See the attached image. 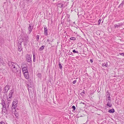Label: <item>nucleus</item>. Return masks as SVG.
<instances>
[{
	"label": "nucleus",
	"instance_id": "nucleus-42",
	"mask_svg": "<svg viewBox=\"0 0 124 124\" xmlns=\"http://www.w3.org/2000/svg\"><path fill=\"white\" fill-rule=\"evenodd\" d=\"M82 93H83L84 94H85V91L84 90H83V92H82Z\"/></svg>",
	"mask_w": 124,
	"mask_h": 124
},
{
	"label": "nucleus",
	"instance_id": "nucleus-9",
	"mask_svg": "<svg viewBox=\"0 0 124 124\" xmlns=\"http://www.w3.org/2000/svg\"><path fill=\"white\" fill-rule=\"evenodd\" d=\"M24 74L25 77L26 79H28L29 78V75L28 72L23 73Z\"/></svg>",
	"mask_w": 124,
	"mask_h": 124
},
{
	"label": "nucleus",
	"instance_id": "nucleus-3",
	"mask_svg": "<svg viewBox=\"0 0 124 124\" xmlns=\"http://www.w3.org/2000/svg\"><path fill=\"white\" fill-rule=\"evenodd\" d=\"M21 67L23 73L28 72V70L27 69V66L26 64H22V66Z\"/></svg>",
	"mask_w": 124,
	"mask_h": 124
},
{
	"label": "nucleus",
	"instance_id": "nucleus-16",
	"mask_svg": "<svg viewBox=\"0 0 124 124\" xmlns=\"http://www.w3.org/2000/svg\"><path fill=\"white\" fill-rule=\"evenodd\" d=\"M12 97V96H11V95H8V97L7 98V99L8 101H10L11 100Z\"/></svg>",
	"mask_w": 124,
	"mask_h": 124
},
{
	"label": "nucleus",
	"instance_id": "nucleus-12",
	"mask_svg": "<svg viewBox=\"0 0 124 124\" xmlns=\"http://www.w3.org/2000/svg\"><path fill=\"white\" fill-rule=\"evenodd\" d=\"M44 34L46 36H47L48 35V33H47V28L46 27V26H45V27H44Z\"/></svg>",
	"mask_w": 124,
	"mask_h": 124
},
{
	"label": "nucleus",
	"instance_id": "nucleus-43",
	"mask_svg": "<svg viewBox=\"0 0 124 124\" xmlns=\"http://www.w3.org/2000/svg\"><path fill=\"white\" fill-rule=\"evenodd\" d=\"M50 41L51 42H52V40H50Z\"/></svg>",
	"mask_w": 124,
	"mask_h": 124
},
{
	"label": "nucleus",
	"instance_id": "nucleus-6",
	"mask_svg": "<svg viewBox=\"0 0 124 124\" xmlns=\"http://www.w3.org/2000/svg\"><path fill=\"white\" fill-rule=\"evenodd\" d=\"M2 113L4 115H5L7 113V111L6 109V106H5L4 108H2Z\"/></svg>",
	"mask_w": 124,
	"mask_h": 124
},
{
	"label": "nucleus",
	"instance_id": "nucleus-8",
	"mask_svg": "<svg viewBox=\"0 0 124 124\" xmlns=\"http://www.w3.org/2000/svg\"><path fill=\"white\" fill-rule=\"evenodd\" d=\"M10 86L8 85H7L4 88V93H7L9 89Z\"/></svg>",
	"mask_w": 124,
	"mask_h": 124
},
{
	"label": "nucleus",
	"instance_id": "nucleus-19",
	"mask_svg": "<svg viewBox=\"0 0 124 124\" xmlns=\"http://www.w3.org/2000/svg\"><path fill=\"white\" fill-rule=\"evenodd\" d=\"M63 5L62 3H59L58 4V6L60 8H62L63 7Z\"/></svg>",
	"mask_w": 124,
	"mask_h": 124
},
{
	"label": "nucleus",
	"instance_id": "nucleus-17",
	"mask_svg": "<svg viewBox=\"0 0 124 124\" xmlns=\"http://www.w3.org/2000/svg\"><path fill=\"white\" fill-rule=\"evenodd\" d=\"M45 46L44 45L42 46L41 47H40L39 49V50L41 51L44 49V48Z\"/></svg>",
	"mask_w": 124,
	"mask_h": 124
},
{
	"label": "nucleus",
	"instance_id": "nucleus-22",
	"mask_svg": "<svg viewBox=\"0 0 124 124\" xmlns=\"http://www.w3.org/2000/svg\"><path fill=\"white\" fill-rule=\"evenodd\" d=\"M3 61L2 59L1 58H0V64H3Z\"/></svg>",
	"mask_w": 124,
	"mask_h": 124
},
{
	"label": "nucleus",
	"instance_id": "nucleus-30",
	"mask_svg": "<svg viewBox=\"0 0 124 124\" xmlns=\"http://www.w3.org/2000/svg\"><path fill=\"white\" fill-rule=\"evenodd\" d=\"M101 20L100 19H99L98 21V25H99L101 23Z\"/></svg>",
	"mask_w": 124,
	"mask_h": 124
},
{
	"label": "nucleus",
	"instance_id": "nucleus-10",
	"mask_svg": "<svg viewBox=\"0 0 124 124\" xmlns=\"http://www.w3.org/2000/svg\"><path fill=\"white\" fill-rule=\"evenodd\" d=\"M17 101H13L12 103V106L14 107V109L16 108L17 106Z\"/></svg>",
	"mask_w": 124,
	"mask_h": 124
},
{
	"label": "nucleus",
	"instance_id": "nucleus-38",
	"mask_svg": "<svg viewBox=\"0 0 124 124\" xmlns=\"http://www.w3.org/2000/svg\"><path fill=\"white\" fill-rule=\"evenodd\" d=\"M80 104H85V103L84 102H81L80 103Z\"/></svg>",
	"mask_w": 124,
	"mask_h": 124
},
{
	"label": "nucleus",
	"instance_id": "nucleus-40",
	"mask_svg": "<svg viewBox=\"0 0 124 124\" xmlns=\"http://www.w3.org/2000/svg\"><path fill=\"white\" fill-rule=\"evenodd\" d=\"M90 61H91V63H92L93 62V60L92 59H91L90 60Z\"/></svg>",
	"mask_w": 124,
	"mask_h": 124
},
{
	"label": "nucleus",
	"instance_id": "nucleus-33",
	"mask_svg": "<svg viewBox=\"0 0 124 124\" xmlns=\"http://www.w3.org/2000/svg\"><path fill=\"white\" fill-rule=\"evenodd\" d=\"M119 54L120 55L124 56V53H119Z\"/></svg>",
	"mask_w": 124,
	"mask_h": 124
},
{
	"label": "nucleus",
	"instance_id": "nucleus-39",
	"mask_svg": "<svg viewBox=\"0 0 124 124\" xmlns=\"http://www.w3.org/2000/svg\"><path fill=\"white\" fill-rule=\"evenodd\" d=\"M15 116L16 117H17L18 116V114H15Z\"/></svg>",
	"mask_w": 124,
	"mask_h": 124
},
{
	"label": "nucleus",
	"instance_id": "nucleus-36",
	"mask_svg": "<svg viewBox=\"0 0 124 124\" xmlns=\"http://www.w3.org/2000/svg\"><path fill=\"white\" fill-rule=\"evenodd\" d=\"M105 63L106 65H107V66H106V67H108V62H106Z\"/></svg>",
	"mask_w": 124,
	"mask_h": 124
},
{
	"label": "nucleus",
	"instance_id": "nucleus-32",
	"mask_svg": "<svg viewBox=\"0 0 124 124\" xmlns=\"http://www.w3.org/2000/svg\"><path fill=\"white\" fill-rule=\"evenodd\" d=\"M25 40L26 41H27L28 39V36L26 35L25 36Z\"/></svg>",
	"mask_w": 124,
	"mask_h": 124
},
{
	"label": "nucleus",
	"instance_id": "nucleus-7",
	"mask_svg": "<svg viewBox=\"0 0 124 124\" xmlns=\"http://www.w3.org/2000/svg\"><path fill=\"white\" fill-rule=\"evenodd\" d=\"M21 43H18V51H19L20 52L22 50V47Z\"/></svg>",
	"mask_w": 124,
	"mask_h": 124
},
{
	"label": "nucleus",
	"instance_id": "nucleus-4",
	"mask_svg": "<svg viewBox=\"0 0 124 124\" xmlns=\"http://www.w3.org/2000/svg\"><path fill=\"white\" fill-rule=\"evenodd\" d=\"M32 57V56L29 55L28 54H27L26 55V59L27 61L28 62L31 63L32 61L31 58Z\"/></svg>",
	"mask_w": 124,
	"mask_h": 124
},
{
	"label": "nucleus",
	"instance_id": "nucleus-27",
	"mask_svg": "<svg viewBox=\"0 0 124 124\" xmlns=\"http://www.w3.org/2000/svg\"><path fill=\"white\" fill-rule=\"evenodd\" d=\"M71 108L73 109V110L74 111L75 110L76 108L74 106H73Z\"/></svg>",
	"mask_w": 124,
	"mask_h": 124
},
{
	"label": "nucleus",
	"instance_id": "nucleus-28",
	"mask_svg": "<svg viewBox=\"0 0 124 124\" xmlns=\"http://www.w3.org/2000/svg\"><path fill=\"white\" fill-rule=\"evenodd\" d=\"M9 104L8 102L7 103L6 105H5L6 107L7 108H8V107L9 106Z\"/></svg>",
	"mask_w": 124,
	"mask_h": 124
},
{
	"label": "nucleus",
	"instance_id": "nucleus-18",
	"mask_svg": "<svg viewBox=\"0 0 124 124\" xmlns=\"http://www.w3.org/2000/svg\"><path fill=\"white\" fill-rule=\"evenodd\" d=\"M23 40L22 38V39H19L18 41V43H20L21 44H22V42H23Z\"/></svg>",
	"mask_w": 124,
	"mask_h": 124
},
{
	"label": "nucleus",
	"instance_id": "nucleus-41",
	"mask_svg": "<svg viewBox=\"0 0 124 124\" xmlns=\"http://www.w3.org/2000/svg\"><path fill=\"white\" fill-rule=\"evenodd\" d=\"M47 41H50V40L49 39H47Z\"/></svg>",
	"mask_w": 124,
	"mask_h": 124
},
{
	"label": "nucleus",
	"instance_id": "nucleus-21",
	"mask_svg": "<svg viewBox=\"0 0 124 124\" xmlns=\"http://www.w3.org/2000/svg\"><path fill=\"white\" fill-rule=\"evenodd\" d=\"M33 61L34 62H35V53H33Z\"/></svg>",
	"mask_w": 124,
	"mask_h": 124
},
{
	"label": "nucleus",
	"instance_id": "nucleus-5",
	"mask_svg": "<svg viewBox=\"0 0 124 124\" xmlns=\"http://www.w3.org/2000/svg\"><path fill=\"white\" fill-rule=\"evenodd\" d=\"M33 28V25H32V24H29V27L28 28V33L29 34H30L31 33Z\"/></svg>",
	"mask_w": 124,
	"mask_h": 124
},
{
	"label": "nucleus",
	"instance_id": "nucleus-26",
	"mask_svg": "<svg viewBox=\"0 0 124 124\" xmlns=\"http://www.w3.org/2000/svg\"><path fill=\"white\" fill-rule=\"evenodd\" d=\"M72 52H73L74 53H78V51H75V50H73L72 51Z\"/></svg>",
	"mask_w": 124,
	"mask_h": 124
},
{
	"label": "nucleus",
	"instance_id": "nucleus-20",
	"mask_svg": "<svg viewBox=\"0 0 124 124\" xmlns=\"http://www.w3.org/2000/svg\"><path fill=\"white\" fill-rule=\"evenodd\" d=\"M124 4V0L122 2V3L120 4L119 6V7H122Z\"/></svg>",
	"mask_w": 124,
	"mask_h": 124
},
{
	"label": "nucleus",
	"instance_id": "nucleus-37",
	"mask_svg": "<svg viewBox=\"0 0 124 124\" xmlns=\"http://www.w3.org/2000/svg\"><path fill=\"white\" fill-rule=\"evenodd\" d=\"M0 124H5V123L4 122L2 121L0 122Z\"/></svg>",
	"mask_w": 124,
	"mask_h": 124
},
{
	"label": "nucleus",
	"instance_id": "nucleus-35",
	"mask_svg": "<svg viewBox=\"0 0 124 124\" xmlns=\"http://www.w3.org/2000/svg\"><path fill=\"white\" fill-rule=\"evenodd\" d=\"M77 81V80H75L74 81H73V82H72V83L73 84H75V83H76V82Z\"/></svg>",
	"mask_w": 124,
	"mask_h": 124
},
{
	"label": "nucleus",
	"instance_id": "nucleus-31",
	"mask_svg": "<svg viewBox=\"0 0 124 124\" xmlns=\"http://www.w3.org/2000/svg\"><path fill=\"white\" fill-rule=\"evenodd\" d=\"M102 66L103 67H104V66H105V67H106V66H107V65H106V64H105V63H102Z\"/></svg>",
	"mask_w": 124,
	"mask_h": 124
},
{
	"label": "nucleus",
	"instance_id": "nucleus-34",
	"mask_svg": "<svg viewBox=\"0 0 124 124\" xmlns=\"http://www.w3.org/2000/svg\"><path fill=\"white\" fill-rule=\"evenodd\" d=\"M2 91V87L0 86V93Z\"/></svg>",
	"mask_w": 124,
	"mask_h": 124
},
{
	"label": "nucleus",
	"instance_id": "nucleus-24",
	"mask_svg": "<svg viewBox=\"0 0 124 124\" xmlns=\"http://www.w3.org/2000/svg\"><path fill=\"white\" fill-rule=\"evenodd\" d=\"M70 39L71 40H76V38L74 37H71L70 38Z\"/></svg>",
	"mask_w": 124,
	"mask_h": 124
},
{
	"label": "nucleus",
	"instance_id": "nucleus-14",
	"mask_svg": "<svg viewBox=\"0 0 124 124\" xmlns=\"http://www.w3.org/2000/svg\"><path fill=\"white\" fill-rule=\"evenodd\" d=\"M1 104L3 106L2 108H4L5 106H6L5 101L3 100H2L1 102Z\"/></svg>",
	"mask_w": 124,
	"mask_h": 124
},
{
	"label": "nucleus",
	"instance_id": "nucleus-29",
	"mask_svg": "<svg viewBox=\"0 0 124 124\" xmlns=\"http://www.w3.org/2000/svg\"><path fill=\"white\" fill-rule=\"evenodd\" d=\"M39 78H40L41 77V74L40 73H38L37 74Z\"/></svg>",
	"mask_w": 124,
	"mask_h": 124
},
{
	"label": "nucleus",
	"instance_id": "nucleus-13",
	"mask_svg": "<svg viewBox=\"0 0 124 124\" xmlns=\"http://www.w3.org/2000/svg\"><path fill=\"white\" fill-rule=\"evenodd\" d=\"M14 89H13L10 91V93L8 95H11V96H12V94L14 93Z\"/></svg>",
	"mask_w": 124,
	"mask_h": 124
},
{
	"label": "nucleus",
	"instance_id": "nucleus-44",
	"mask_svg": "<svg viewBox=\"0 0 124 124\" xmlns=\"http://www.w3.org/2000/svg\"><path fill=\"white\" fill-rule=\"evenodd\" d=\"M49 43V44H50L51 43L50 42H49V43Z\"/></svg>",
	"mask_w": 124,
	"mask_h": 124
},
{
	"label": "nucleus",
	"instance_id": "nucleus-45",
	"mask_svg": "<svg viewBox=\"0 0 124 124\" xmlns=\"http://www.w3.org/2000/svg\"><path fill=\"white\" fill-rule=\"evenodd\" d=\"M72 53V52H70V55Z\"/></svg>",
	"mask_w": 124,
	"mask_h": 124
},
{
	"label": "nucleus",
	"instance_id": "nucleus-11",
	"mask_svg": "<svg viewBox=\"0 0 124 124\" xmlns=\"http://www.w3.org/2000/svg\"><path fill=\"white\" fill-rule=\"evenodd\" d=\"M122 24L123 23H118L117 25H116V24H115L114 27L115 28H117L119 27H120V26H122Z\"/></svg>",
	"mask_w": 124,
	"mask_h": 124
},
{
	"label": "nucleus",
	"instance_id": "nucleus-1",
	"mask_svg": "<svg viewBox=\"0 0 124 124\" xmlns=\"http://www.w3.org/2000/svg\"><path fill=\"white\" fill-rule=\"evenodd\" d=\"M8 65L13 72H20V68L16 63L10 61L9 62Z\"/></svg>",
	"mask_w": 124,
	"mask_h": 124
},
{
	"label": "nucleus",
	"instance_id": "nucleus-25",
	"mask_svg": "<svg viewBox=\"0 0 124 124\" xmlns=\"http://www.w3.org/2000/svg\"><path fill=\"white\" fill-rule=\"evenodd\" d=\"M59 67L61 69L62 68V65H61L60 62H59Z\"/></svg>",
	"mask_w": 124,
	"mask_h": 124
},
{
	"label": "nucleus",
	"instance_id": "nucleus-15",
	"mask_svg": "<svg viewBox=\"0 0 124 124\" xmlns=\"http://www.w3.org/2000/svg\"><path fill=\"white\" fill-rule=\"evenodd\" d=\"M115 112L114 109L112 108V109H109L108 111V112L109 113H113Z\"/></svg>",
	"mask_w": 124,
	"mask_h": 124
},
{
	"label": "nucleus",
	"instance_id": "nucleus-2",
	"mask_svg": "<svg viewBox=\"0 0 124 124\" xmlns=\"http://www.w3.org/2000/svg\"><path fill=\"white\" fill-rule=\"evenodd\" d=\"M107 94L106 95V98H106V100L107 101H108V102L107 105L109 107H111L112 106V105L111 103V101L110 100L111 97H110L109 93L107 92Z\"/></svg>",
	"mask_w": 124,
	"mask_h": 124
},
{
	"label": "nucleus",
	"instance_id": "nucleus-23",
	"mask_svg": "<svg viewBox=\"0 0 124 124\" xmlns=\"http://www.w3.org/2000/svg\"><path fill=\"white\" fill-rule=\"evenodd\" d=\"M36 40L37 41H39V36L38 35H37L36 36Z\"/></svg>",
	"mask_w": 124,
	"mask_h": 124
}]
</instances>
